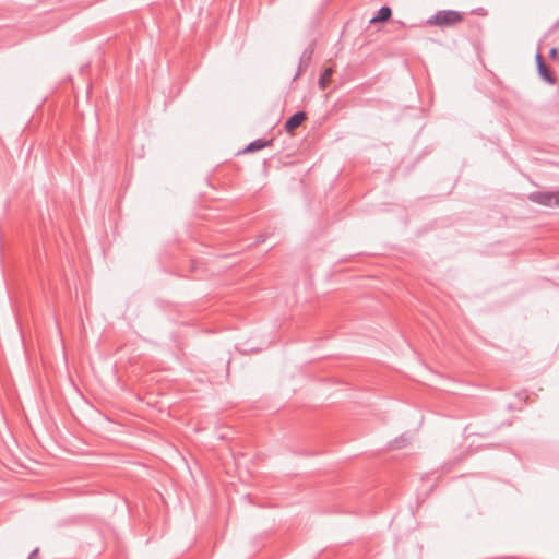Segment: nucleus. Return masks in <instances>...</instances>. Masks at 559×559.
Masks as SVG:
<instances>
[{
  "label": "nucleus",
  "mask_w": 559,
  "mask_h": 559,
  "mask_svg": "<svg viewBox=\"0 0 559 559\" xmlns=\"http://www.w3.org/2000/svg\"><path fill=\"white\" fill-rule=\"evenodd\" d=\"M301 73L302 72H295L293 80H297L301 75Z\"/></svg>",
  "instance_id": "14"
},
{
  "label": "nucleus",
  "mask_w": 559,
  "mask_h": 559,
  "mask_svg": "<svg viewBox=\"0 0 559 559\" xmlns=\"http://www.w3.org/2000/svg\"><path fill=\"white\" fill-rule=\"evenodd\" d=\"M307 116L305 111H297L293 114L286 121H285V130L287 132H292L293 130L297 129L301 123L306 120Z\"/></svg>",
  "instance_id": "3"
},
{
  "label": "nucleus",
  "mask_w": 559,
  "mask_h": 559,
  "mask_svg": "<svg viewBox=\"0 0 559 559\" xmlns=\"http://www.w3.org/2000/svg\"><path fill=\"white\" fill-rule=\"evenodd\" d=\"M265 241V235L261 234L257 237V243H261Z\"/></svg>",
  "instance_id": "11"
},
{
  "label": "nucleus",
  "mask_w": 559,
  "mask_h": 559,
  "mask_svg": "<svg viewBox=\"0 0 559 559\" xmlns=\"http://www.w3.org/2000/svg\"><path fill=\"white\" fill-rule=\"evenodd\" d=\"M391 15H392L391 8L384 5L379 9L377 15L370 20V23L385 22V21L390 20Z\"/></svg>",
  "instance_id": "6"
},
{
  "label": "nucleus",
  "mask_w": 559,
  "mask_h": 559,
  "mask_svg": "<svg viewBox=\"0 0 559 559\" xmlns=\"http://www.w3.org/2000/svg\"><path fill=\"white\" fill-rule=\"evenodd\" d=\"M463 20V14L454 10H441L427 20L428 25L451 27Z\"/></svg>",
  "instance_id": "1"
},
{
  "label": "nucleus",
  "mask_w": 559,
  "mask_h": 559,
  "mask_svg": "<svg viewBox=\"0 0 559 559\" xmlns=\"http://www.w3.org/2000/svg\"><path fill=\"white\" fill-rule=\"evenodd\" d=\"M272 140L257 139L250 142L242 151V153H253L258 152L264 147H267L272 144Z\"/></svg>",
  "instance_id": "4"
},
{
  "label": "nucleus",
  "mask_w": 559,
  "mask_h": 559,
  "mask_svg": "<svg viewBox=\"0 0 559 559\" xmlns=\"http://www.w3.org/2000/svg\"><path fill=\"white\" fill-rule=\"evenodd\" d=\"M538 74L547 83L554 84L556 81V72H538Z\"/></svg>",
  "instance_id": "8"
},
{
  "label": "nucleus",
  "mask_w": 559,
  "mask_h": 559,
  "mask_svg": "<svg viewBox=\"0 0 559 559\" xmlns=\"http://www.w3.org/2000/svg\"><path fill=\"white\" fill-rule=\"evenodd\" d=\"M535 58H536V67H537V69H536V70H550V69L546 66V63H545V61H544V59H543V57H542V55H540V52H539V51L536 53V57H535Z\"/></svg>",
  "instance_id": "9"
},
{
  "label": "nucleus",
  "mask_w": 559,
  "mask_h": 559,
  "mask_svg": "<svg viewBox=\"0 0 559 559\" xmlns=\"http://www.w3.org/2000/svg\"><path fill=\"white\" fill-rule=\"evenodd\" d=\"M37 552H38V548H35V549L29 554V556H28V558H27V559H33V558L37 555Z\"/></svg>",
  "instance_id": "13"
},
{
  "label": "nucleus",
  "mask_w": 559,
  "mask_h": 559,
  "mask_svg": "<svg viewBox=\"0 0 559 559\" xmlns=\"http://www.w3.org/2000/svg\"><path fill=\"white\" fill-rule=\"evenodd\" d=\"M557 52H558V51H557V49H556V48H551V49H550V51H549V57H550V58H556Z\"/></svg>",
  "instance_id": "12"
},
{
  "label": "nucleus",
  "mask_w": 559,
  "mask_h": 559,
  "mask_svg": "<svg viewBox=\"0 0 559 559\" xmlns=\"http://www.w3.org/2000/svg\"><path fill=\"white\" fill-rule=\"evenodd\" d=\"M408 438H406V435H402L400 438H396L393 441V448H401L407 442Z\"/></svg>",
  "instance_id": "10"
},
{
  "label": "nucleus",
  "mask_w": 559,
  "mask_h": 559,
  "mask_svg": "<svg viewBox=\"0 0 559 559\" xmlns=\"http://www.w3.org/2000/svg\"><path fill=\"white\" fill-rule=\"evenodd\" d=\"M528 199L544 206H559V191H534Z\"/></svg>",
  "instance_id": "2"
},
{
  "label": "nucleus",
  "mask_w": 559,
  "mask_h": 559,
  "mask_svg": "<svg viewBox=\"0 0 559 559\" xmlns=\"http://www.w3.org/2000/svg\"><path fill=\"white\" fill-rule=\"evenodd\" d=\"M334 72H321L318 84L321 90H325L332 80V75Z\"/></svg>",
  "instance_id": "7"
},
{
  "label": "nucleus",
  "mask_w": 559,
  "mask_h": 559,
  "mask_svg": "<svg viewBox=\"0 0 559 559\" xmlns=\"http://www.w3.org/2000/svg\"><path fill=\"white\" fill-rule=\"evenodd\" d=\"M312 55H313V48L311 46H309L301 53L297 70H307L310 67Z\"/></svg>",
  "instance_id": "5"
}]
</instances>
